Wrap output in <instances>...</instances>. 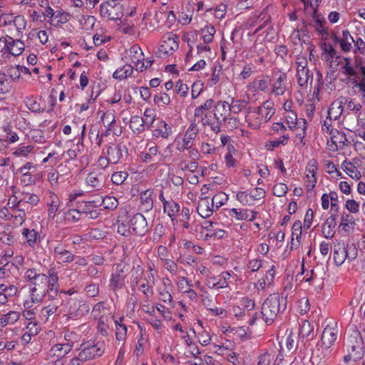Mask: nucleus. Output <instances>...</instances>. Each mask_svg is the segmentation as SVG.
Masks as SVG:
<instances>
[{
    "mask_svg": "<svg viewBox=\"0 0 365 365\" xmlns=\"http://www.w3.org/2000/svg\"><path fill=\"white\" fill-rule=\"evenodd\" d=\"M273 358L274 356L272 354L269 352H264L258 356L257 363L256 365H270Z\"/></svg>",
    "mask_w": 365,
    "mask_h": 365,
    "instance_id": "64",
    "label": "nucleus"
},
{
    "mask_svg": "<svg viewBox=\"0 0 365 365\" xmlns=\"http://www.w3.org/2000/svg\"><path fill=\"white\" fill-rule=\"evenodd\" d=\"M247 105V101L245 100L232 98L230 110L236 114L240 113Z\"/></svg>",
    "mask_w": 365,
    "mask_h": 365,
    "instance_id": "51",
    "label": "nucleus"
},
{
    "mask_svg": "<svg viewBox=\"0 0 365 365\" xmlns=\"http://www.w3.org/2000/svg\"><path fill=\"white\" fill-rule=\"evenodd\" d=\"M201 117V122L203 125L210 126L211 130L217 133L220 131V116L217 113L211 112L205 113Z\"/></svg>",
    "mask_w": 365,
    "mask_h": 365,
    "instance_id": "18",
    "label": "nucleus"
},
{
    "mask_svg": "<svg viewBox=\"0 0 365 365\" xmlns=\"http://www.w3.org/2000/svg\"><path fill=\"white\" fill-rule=\"evenodd\" d=\"M197 133L198 128L197 124L192 123L185 133L183 138L175 140L176 150L182 153L186 150L191 149Z\"/></svg>",
    "mask_w": 365,
    "mask_h": 365,
    "instance_id": "4",
    "label": "nucleus"
},
{
    "mask_svg": "<svg viewBox=\"0 0 365 365\" xmlns=\"http://www.w3.org/2000/svg\"><path fill=\"white\" fill-rule=\"evenodd\" d=\"M216 113L220 116V119L222 118L223 120L226 118V116L230 112V103L227 101H218L215 106Z\"/></svg>",
    "mask_w": 365,
    "mask_h": 365,
    "instance_id": "46",
    "label": "nucleus"
},
{
    "mask_svg": "<svg viewBox=\"0 0 365 365\" xmlns=\"http://www.w3.org/2000/svg\"><path fill=\"white\" fill-rule=\"evenodd\" d=\"M144 270L140 265L135 267L132 271L130 277V287L132 290L135 289V287L139 282V279L142 277Z\"/></svg>",
    "mask_w": 365,
    "mask_h": 365,
    "instance_id": "44",
    "label": "nucleus"
},
{
    "mask_svg": "<svg viewBox=\"0 0 365 365\" xmlns=\"http://www.w3.org/2000/svg\"><path fill=\"white\" fill-rule=\"evenodd\" d=\"M22 235L26 239L27 244L32 247L35 246L38 240L40 239L39 234L34 229H23Z\"/></svg>",
    "mask_w": 365,
    "mask_h": 365,
    "instance_id": "37",
    "label": "nucleus"
},
{
    "mask_svg": "<svg viewBox=\"0 0 365 365\" xmlns=\"http://www.w3.org/2000/svg\"><path fill=\"white\" fill-rule=\"evenodd\" d=\"M271 84V78L267 76L262 79L256 80L252 82V86L255 91L267 92Z\"/></svg>",
    "mask_w": 365,
    "mask_h": 365,
    "instance_id": "45",
    "label": "nucleus"
},
{
    "mask_svg": "<svg viewBox=\"0 0 365 365\" xmlns=\"http://www.w3.org/2000/svg\"><path fill=\"white\" fill-rule=\"evenodd\" d=\"M284 118L289 128L292 130L300 128L301 133H298L299 138L302 139L305 135L306 120L303 118L298 119L296 113L293 110H287L284 113Z\"/></svg>",
    "mask_w": 365,
    "mask_h": 365,
    "instance_id": "10",
    "label": "nucleus"
},
{
    "mask_svg": "<svg viewBox=\"0 0 365 365\" xmlns=\"http://www.w3.org/2000/svg\"><path fill=\"white\" fill-rule=\"evenodd\" d=\"M128 223L133 233L143 235L148 231V222L145 217L140 212L134 214L129 219Z\"/></svg>",
    "mask_w": 365,
    "mask_h": 365,
    "instance_id": "9",
    "label": "nucleus"
},
{
    "mask_svg": "<svg viewBox=\"0 0 365 365\" xmlns=\"http://www.w3.org/2000/svg\"><path fill=\"white\" fill-rule=\"evenodd\" d=\"M73 345L69 343L58 344L51 347L49 355L57 358H64L72 349Z\"/></svg>",
    "mask_w": 365,
    "mask_h": 365,
    "instance_id": "26",
    "label": "nucleus"
},
{
    "mask_svg": "<svg viewBox=\"0 0 365 365\" xmlns=\"http://www.w3.org/2000/svg\"><path fill=\"white\" fill-rule=\"evenodd\" d=\"M96 19L93 16H82L79 20L82 28L85 30H91L93 28Z\"/></svg>",
    "mask_w": 365,
    "mask_h": 365,
    "instance_id": "55",
    "label": "nucleus"
},
{
    "mask_svg": "<svg viewBox=\"0 0 365 365\" xmlns=\"http://www.w3.org/2000/svg\"><path fill=\"white\" fill-rule=\"evenodd\" d=\"M214 101L211 98L207 99L203 104L197 107L194 115L195 117L203 116L205 113L210 112V110L213 107Z\"/></svg>",
    "mask_w": 365,
    "mask_h": 365,
    "instance_id": "47",
    "label": "nucleus"
},
{
    "mask_svg": "<svg viewBox=\"0 0 365 365\" xmlns=\"http://www.w3.org/2000/svg\"><path fill=\"white\" fill-rule=\"evenodd\" d=\"M215 208L212 202L210 203L209 198L205 197L200 201L197 206V212L202 217L207 218L212 215Z\"/></svg>",
    "mask_w": 365,
    "mask_h": 365,
    "instance_id": "28",
    "label": "nucleus"
},
{
    "mask_svg": "<svg viewBox=\"0 0 365 365\" xmlns=\"http://www.w3.org/2000/svg\"><path fill=\"white\" fill-rule=\"evenodd\" d=\"M343 105H346L347 108L349 110L358 113L361 109L362 106L359 103L356 102L351 98L344 97Z\"/></svg>",
    "mask_w": 365,
    "mask_h": 365,
    "instance_id": "62",
    "label": "nucleus"
},
{
    "mask_svg": "<svg viewBox=\"0 0 365 365\" xmlns=\"http://www.w3.org/2000/svg\"><path fill=\"white\" fill-rule=\"evenodd\" d=\"M287 76L284 73H280L272 85L271 93L276 96H282L287 89Z\"/></svg>",
    "mask_w": 365,
    "mask_h": 365,
    "instance_id": "19",
    "label": "nucleus"
},
{
    "mask_svg": "<svg viewBox=\"0 0 365 365\" xmlns=\"http://www.w3.org/2000/svg\"><path fill=\"white\" fill-rule=\"evenodd\" d=\"M343 100L344 97H340L331 104L328 110V116L330 120H337L342 114L344 110Z\"/></svg>",
    "mask_w": 365,
    "mask_h": 365,
    "instance_id": "24",
    "label": "nucleus"
},
{
    "mask_svg": "<svg viewBox=\"0 0 365 365\" xmlns=\"http://www.w3.org/2000/svg\"><path fill=\"white\" fill-rule=\"evenodd\" d=\"M86 181L88 185L93 188H97L98 190L101 187H103L104 185V179L103 175L96 172L90 173L88 175Z\"/></svg>",
    "mask_w": 365,
    "mask_h": 365,
    "instance_id": "32",
    "label": "nucleus"
},
{
    "mask_svg": "<svg viewBox=\"0 0 365 365\" xmlns=\"http://www.w3.org/2000/svg\"><path fill=\"white\" fill-rule=\"evenodd\" d=\"M59 207V200L56 195L51 196V202L49 203V209L48 210V215L50 218H54L56 213Z\"/></svg>",
    "mask_w": 365,
    "mask_h": 365,
    "instance_id": "58",
    "label": "nucleus"
},
{
    "mask_svg": "<svg viewBox=\"0 0 365 365\" xmlns=\"http://www.w3.org/2000/svg\"><path fill=\"white\" fill-rule=\"evenodd\" d=\"M176 38L177 36L172 34H168L163 36L161 44L158 51L159 57L165 58L169 56L178 48V43Z\"/></svg>",
    "mask_w": 365,
    "mask_h": 365,
    "instance_id": "5",
    "label": "nucleus"
},
{
    "mask_svg": "<svg viewBox=\"0 0 365 365\" xmlns=\"http://www.w3.org/2000/svg\"><path fill=\"white\" fill-rule=\"evenodd\" d=\"M275 113L274 102L271 100L266 101L261 106L257 108L255 116L250 114L246 117V121L250 128L252 129H258L262 123L268 122Z\"/></svg>",
    "mask_w": 365,
    "mask_h": 365,
    "instance_id": "2",
    "label": "nucleus"
},
{
    "mask_svg": "<svg viewBox=\"0 0 365 365\" xmlns=\"http://www.w3.org/2000/svg\"><path fill=\"white\" fill-rule=\"evenodd\" d=\"M46 291L43 289L29 287V298L33 303H38L41 302L43 297H46Z\"/></svg>",
    "mask_w": 365,
    "mask_h": 365,
    "instance_id": "42",
    "label": "nucleus"
},
{
    "mask_svg": "<svg viewBox=\"0 0 365 365\" xmlns=\"http://www.w3.org/2000/svg\"><path fill=\"white\" fill-rule=\"evenodd\" d=\"M20 318V312L16 311H10L4 314L0 319V326L5 327L9 324H15Z\"/></svg>",
    "mask_w": 365,
    "mask_h": 365,
    "instance_id": "38",
    "label": "nucleus"
},
{
    "mask_svg": "<svg viewBox=\"0 0 365 365\" xmlns=\"http://www.w3.org/2000/svg\"><path fill=\"white\" fill-rule=\"evenodd\" d=\"M103 154L107 155L110 163L116 164L123 157V150L120 146L114 143H110L106 146Z\"/></svg>",
    "mask_w": 365,
    "mask_h": 365,
    "instance_id": "16",
    "label": "nucleus"
},
{
    "mask_svg": "<svg viewBox=\"0 0 365 365\" xmlns=\"http://www.w3.org/2000/svg\"><path fill=\"white\" fill-rule=\"evenodd\" d=\"M283 299L278 294H270L262 305V319L267 324H271L281 311L286 309V304H282Z\"/></svg>",
    "mask_w": 365,
    "mask_h": 365,
    "instance_id": "1",
    "label": "nucleus"
},
{
    "mask_svg": "<svg viewBox=\"0 0 365 365\" xmlns=\"http://www.w3.org/2000/svg\"><path fill=\"white\" fill-rule=\"evenodd\" d=\"M24 262V257L22 255H16L11 263L7 262L1 268H0V276L5 275L6 271L11 270V268L19 269L22 267Z\"/></svg>",
    "mask_w": 365,
    "mask_h": 365,
    "instance_id": "36",
    "label": "nucleus"
},
{
    "mask_svg": "<svg viewBox=\"0 0 365 365\" xmlns=\"http://www.w3.org/2000/svg\"><path fill=\"white\" fill-rule=\"evenodd\" d=\"M153 191L147 190L140 194V208L143 212H148L152 210L153 206V200L152 198Z\"/></svg>",
    "mask_w": 365,
    "mask_h": 365,
    "instance_id": "29",
    "label": "nucleus"
},
{
    "mask_svg": "<svg viewBox=\"0 0 365 365\" xmlns=\"http://www.w3.org/2000/svg\"><path fill=\"white\" fill-rule=\"evenodd\" d=\"M201 32L202 34L203 41L205 43H209L212 41V38L215 34V29L214 26H205L201 29Z\"/></svg>",
    "mask_w": 365,
    "mask_h": 365,
    "instance_id": "53",
    "label": "nucleus"
},
{
    "mask_svg": "<svg viewBox=\"0 0 365 365\" xmlns=\"http://www.w3.org/2000/svg\"><path fill=\"white\" fill-rule=\"evenodd\" d=\"M337 217V214L334 213L330 217H329L322 227V232L324 237L327 239H331L334 235V227L336 225V220Z\"/></svg>",
    "mask_w": 365,
    "mask_h": 365,
    "instance_id": "27",
    "label": "nucleus"
},
{
    "mask_svg": "<svg viewBox=\"0 0 365 365\" xmlns=\"http://www.w3.org/2000/svg\"><path fill=\"white\" fill-rule=\"evenodd\" d=\"M46 274L38 273V276L31 283L30 287L36 288L41 287L43 290L48 291L46 288Z\"/></svg>",
    "mask_w": 365,
    "mask_h": 365,
    "instance_id": "57",
    "label": "nucleus"
},
{
    "mask_svg": "<svg viewBox=\"0 0 365 365\" xmlns=\"http://www.w3.org/2000/svg\"><path fill=\"white\" fill-rule=\"evenodd\" d=\"M342 61H344V63L341 66L343 73L348 77L355 76L356 75V72L351 64V59L349 58H342Z\"/></svg>",
    "mask_w": 365,
    "mask_h": 365,
    "instance_id": "56",
    "label": "nucleus"
},
{
    "mask_svg": "<svg viewBox=\"0 0 365 365\" xmlns=\"http://www.w3.org/2000/svg\"><path fill=\"white\" fill-rule=\"evenodd\" d=\"M333 257L336 266H340L345 262L348 257V253L344 245L340 243L334 245Z\"/></svg>",
    "mask_w": 365,
    "mask_h": 365,
    "instance_id": "25",
    "label": "nucleus"
},
{
    "mask_svg": "<svg viewBox=\"0 0 365 365\" xmlns=\"http://www.w3.org/2000/svg\"><path fill=\"white\" fill-rule=\"evenodd\" d=\"M341 168L352 178H358L359 173L357 169L351 163L344 160L341 164Z\"/></svg>",
    "mask_w": 365,
    "mask_h": 365,
    "instance_id": "60",
    "label": "nucleus"
},
{
    "mask_svg": "<svg viewBox=\"0 0 365 365\" xmlns=\"http://www.w3.org/2000/svg\"><path fill=\"white\" fill-rule=\"evenodd\" d=\"M18 292V288L14 284H0V304H6Z\"/></svg>",
    "mask_w": 365,
    "mask_h": 365,
    "instance_id": "20",
    "label": "nucleus"
},
{
    "mask_svg": "<svg viewBox=\"0 0 365 365\" xmlns=\"http://www.w3.org/2000/svg\"><path fill=\"white\" fill-rule=\"evenodd\" d=\"M21 198L16 203V207H19L21 202H25L31 205H37L39 202V197L35 194L22 193Z\"/></svg>",
    "mask_w": 365,
    "mask_h": 365,
    "instance_id": "59",
    "label": "nucleus"
},
{
    "mask_svg": "<svg viewBox=\"0 0 365 365\" xmlns=\"http://www.w3.org/2000/svg\"><path fill=\"white\" fill-rule=\"evenodd\" d=\"M123 6L118 4L111 2L103 3L100 6V14L103 17H108L110 20L120 19L123 16Z\"/></svg>",
    "mask_w": 365,
    "mask_h": 365,
    "instance_id": "8",
    "label": "nucleus"
},
{
    "mask_svg": "<svg viewBox=\"0 0 365 365\" xmlns=\"http://www.w3.org/2000/svg\"><path fill=\"white\" fill-rule=\"evenodd\" d=\"M26 105L27 108L32 112H41L43 110L40 103H38L36 100L32 97L26 98Z\"/></svg>",
    "mask_w": 365,
    "mask_h": 365,
    "instance_id": "63",
    "label": "nucleus"
},
{
    "mask_svg": "<svg viewBox=\"0 0 365 365\" xmlns=\"http://www.w3.org/2000/svg\"><path fill=\"white\" fill-rule=\"evenodd\" d=\"M228 200V196L222 192H220L217 193L211 200V202L212 206L217 210L219 207L225 205Z\"/></svg>",
    "mask_w": 365,
    "mask_h": 365,
    "instance_id": "52",
    "label": "nucleus"
},
{
    "mask_svg": "<svg viewBox=\"0 0 365 365\" xmlns=\"http://www.w3.org/2000/svg\"><path fill=\"white\" fill-rule=\"evenodd\" d=\"M171 133V128L163 120L159 121L157 128L153 131V136L157 138H168Z\"/></svg>",
    "mask_w": 365,
    "mask_h": 365,
    "instance_id": "31",
    "label": "nucleus"
},
{
    "mask_svg": "<svg viewBox=\"0 0 365 365\" xmlns=\"http://www.w3.org/2000/svg\"><path fill=\"white\" fill-rule=\"evenodd\" d=\"M58 277L54 268L49 269L46 275V288L49 289H58Z\"/></svg>",
    "mask_w": 365,
    "mask_h": 365,
    "instance_id": "40",
    "label": "nucleus"
},
{
    "mask_svg": "<svg viewBox=\"0 0 365 365\" xmlns=\"http://www.w3.org/2000/svg\"><path fill=\"white\" fill-rule=\"evenodd\" d=\"M351 350L354 359H360L364 353V342L362 338L359 337V332L356 331L349 339Z\"/></svg>",
    "mask_w": 365,
    "mask_h": 365,
    "instance_id": "13",
    "label": "nucleus"
},
{
    "mask_svg": "<svg viewBox=\"0 0 365 365\" xmlns=\"http://www.w3.org/2000/svg\"><path fill=\"white\" fill-rule=\"evenodd\" d=\"M8 46L6 48V53L14 56H19L22 53L25 48V45L21 40H14L12 37L7 36Z\"/></svg>",
    "mask_w": 365,
    "mask_h": 365,
    "instance_id": "22",
    "label": "nucleus"
},
{
    "mask_svg": "<svg viewBox=\"0 0 365 365\" xmlns=\"http://www.w3.org/2000/svg\"><path fill=\"white\" fill-rule=\"evenodd\" d=\"M163 206L164 212L167 213L170 217L175 216L180 211V205L173 200L165 202Z\"/></svg>",
    "mask_w": 365,
    "mask_h": 365,
    "instance_id": "49",
    "label": "nucleus"
},
{
    "mask_svg": "<svg viewBox=\"0 0 365 365\" xmlns=\"http://www.w3.org/2000/svg\"><path fill=\"white\" fill-rule=\"evenodd\" d=\"M125 276L122 268L117 267L115 272L112 273L109 287L113 291L120 289L124 286Z\"/></svg>",
    "mask_w": 365,
    "mask_h": 365,
    "instance_id": "23",
    "label": "nucleus"
},
{
    "mask_svg": "<svg viewBox=\"0 0 365 365\" xmlns=\"http://www.w3.org/2000/svg\"><path fill=\"white\" fill-rule=\"evenodd\" d=\"M354 42V38L351 36L349 31H344L342 34V38L339 41L340 46L341 49L348 52L352 48L351 43Z\"/></svg>",
    "mask_w": 365,
    "mask_h": 365,
    "instance_id": "41",
    "label": "nucleus"
},
{
    "mask_svg": "<svg viewBox=\"0 0 365 365\" xmlns=\"http://www.w3.org/2000/svg\"><path fill=\"white\" fill-rule=\"evenodd\" d=\"M229 214L237 220H245L249 218V210L247 209L232 208L230 210Z\"/></svg>",
    "mask_w": 365,
    "mask_h": 365,
    "instance_id": "54",
    "label": "nucleus"
},
{
    "mask_svg": "<svg viewBox=\"0 0 365 365\" xmlns=\"http://www.w3.org/2000/svg\"><path fill=\"white\" fill-rule=\"evenodd\" d=\"M317 167L314 163H309L306 168L307 187L308 190H312L317 183L315 173Z\"/></svg>",
    "mask_w": 365,
    "mask_h": 365,
    "instance_id": "30",
    "label": "nucleus"
},
{
    "mask_svg": "<svg viewBox=\"0 0 365 365\" xmlns=\"http://www.w3.org/2000/svg\"><path fill=\"white\" fill-rule=\"evenodd\" d=\"M133 68L131 65L126 64L117 69L113 74V77L116 79L123 80L131 76Z\"/></svg>",
    "mask_w": 365,
    "mask_h": 365,
    "instance_id": "43",
    "label": "nucleus"
},
{
    "mask_svg": "<svg viewBox=\"0 0 365 365\" xmlns=\"http://www.w3.org/2000/svg\"><path fill=\"white\" fill-rule=\"evenodd\" d=\"M350 225H351V228H353L354 225H355V222L353 217L349 214L343 215L341 217L340 226L342 227L344 230L349 231Z\"/></svg>",
    "mask_w": 365,
    "mask_h": 365,
    "instance_id": "61",
    "label": "nucleus"
},
{
    "mask_svg": "<svg viewBox=\"0 0 365 365\" xmlns=\"http://www.w3.org/2000/svg\"><path fill=\"white\" fill-rule=\"evenodd\" d=\"M101 205H103L105 209L114 210L118 205L117 199L112 196H106L103 197V200L98 201H88L86 202V207H97Z\"/></svg>",
    "mask_w": 365,
    "mask_h": 365,
    "instance_id": "21",
    "label": "nucleus"
},
{
    "mask_svg": "<svg viewBox=\"0 0 365 365\" xmlns=\"http://www.w3.org/2000/svg\"><path fill=\"white\" fill-rule=\"evenodd\" d=\"M11 88V80L0 71V95L7 93Z\"/></svg>",
    "mask_w": 365,
    "mask_h": 365,
    "instance_id": "48",
    "label": "nucleus"
},
{
    "mask_svg": "<svg viewBox=\"0 0 365 365\" xmlns=\"http://www.w3.org/2000/svg\"><path fill=\"white\" fill-rule=\"evenodd\" d=\"M123 318H114V322L115 324V338L118 341H125L127 336V327L123 322Z\"/></svg>",
    "mask_w": 365,
    "mask_h": 365,
    "instance_id": "33",
    "label": "nucleus"
},
{
    "mask_svg": "<svg viewBox=\"0 0 365 365\" xmlns=\"http://www.w3.org/2000/svg\"><path fill=\"white\" fill-rule=\"evenodd\" d=\"M61 305L60 302L56 301L55 303L42 307L38 312L39 319L46 322L51 317L60 314L58 309Z\"/></svg>",
    "mask_w": 365,
    "mask_h": 365,
    "instance_id": "14",
    "label": "nucleus"
},
{
    "mask_svg": "<svg viewBox=\"0 0 365 365\" xmlns=\"http://www.w3.org/2000/svg\"><path fill=\"white\" fill-rule=\"evenodd\" d=\"M86 124H83V126L81 127V138H80L79 142L76 145L77 148L76 149L71 148V149H69L66 152L67 156L71 160L76 159L78 155V153L80 151L79 143H81V145L83 144V138H84L85 134H86Z\"/></svg>",
    "mask_w": 365,
    "mask_h": 365,
    "instance_id": "50",
    "label": "nucleus"
},
{
    "mask_svg": "<svg viewBox=\"0 0 365 365\" xmlns=\"http://www.w3.org/2000/svg\"><path fill=\"white\" fill-rule=\"evenodd\" d=\"M297 76L298 83L301 87H307L308 83L311 85L312 83L313 73L309 68L298 71L297 72Z\"/></svg>",
    "mask_w": 365,
    "mask_h": 365,
    "instance_id": "34",
    "label": "nucleus"
},
{
    "mask_svg": "<svg viewBox=\"0 0 365 365\" xmlns=\"http://www.w3.org/2000/svg\"><path fill=\"white\" fill-rule=\"evenodd\" d=\"M53 255L59 263H70L75 259L74 255L61 244L54 247Z\"/></svg>",
    "mask_w": 365,
    "mask_h": 365,
    "instance_id": "15",
    "label": "nucleus"
},
{
    "mask_svg": "<svg viewBox=\"0 0 365 365\" xmlns=\"http://www.w3.org/2000/svg\"><path fill=\"white\" fill-rule=\"evenodd\" d=\"M82 347L78 356L72 360V365H81V361L101 356L105 351V344L103 341H88Z\"/></svg>",
    "mask_w": 365,
    "mask_h": 365,
    "instance_id": "3",
    "label": "nucleus"
},
{
    "mask_svg": "<svg viewBox=\"0 0 365 365\" xmlns=\"http://www.w3.org/2000/svg\"><path fill=\"white\" fill-rule=\"evenodd\" d=\"M265 197V191L261 187H255L250 192L242 191L237 194V200L244 206H252L255 201Z\"/></svg>",
    "mask_w": 365,
    "mask_h": 365,
    "instance_id": "6",
    "label": "nucleus"
},
{
    "mask_svg": "<svg viewBox=\"0 0 365 365\" xmlns=\"http://www.w3.org/2000/svg\"><path fill=\"white\" fill-rule=\"evenodd\" d=\"M126 61L133 63L136 67L138 64L142 63L144 60L143 53L140 47L135 44L132 46L128 51H126V55L125 56Z\"/></svg>",
    "mask_w": 365,
    "mask_h": 365,
    "instance_id": "17",
    "label": "nucleus"
},
{
    "mask_svg": "<svg viewBox=\"0 0 365 365\" xmlns=\"http://www.w3.org/2000/svg\"><path fill=\"white\" fill-rule=\"evenodd\" d=\"M90 311V307L88 304L82 302L77 299H71L68 302V318H78L88 314Z\"/></svg>",
    "mask_w": 365,
    "mask_h": 365,
    "instance_id": "7",
    "label": "nucleus"
},
{
    "mask_svg": "<svg viewBox=\"0 0 365 365\" xmlns=\"http://www.w3.org/2000/svg\"><path fill=\"white\" fill-rule=\"evenodd\" d=\"M337 335L338 331L336 328L327 326L322 332L321 341L317 344V346H321L327 351L336 340Z\"/></svg>",
    "mask_w": 365,
    "mask_h": 365,
    "instance_id": "11",
    "label": "nucleus"
},
{
    "mask_svg": "<svg viewBox=\"0 0 365 365\" xmlns=\"http://www.w3.org/2000/svg\"><path fill=\"white\" fill-rule=\"evenodd\" d=\"M146 124L142 117L134 115L130 118V128L134 133H141L145 130Z\"/></svg>",
    "mask_w": 365,
    "mask_h": 365,
    "instance_id": "39",
    "label": "nucleus"
},
{
    "mask_svg": "<svg viewBox=\"0 0 365 365\" xmlns=\"http://www.w3.org/2000/svg\"><path fill=\"white\" fill-rule=\"evenodd\" d=\"M348 139L344 133L340 132L337 130L331 131L330 140L327 141V145L331 151H336L339 149H342L347 145Z\"/></svg>",
    "mask_w": 365,
    "mask_h": 365,
    "instance_id": "12",
    "label": "nucleus"
},
{
    "mask_svg": "<svg viewBox=\"0 0 365 365\" xmlns=\"http://www.w3.org/2000/svg\"><path fill=\"white\" fill-rule=\"evenodd\" d=\"M299 336L302 338L312 339L314 336V327L307 320H303L299 324Z\"/></svg>",
    "mask_w": 365,
    "mask_h": 365,
    "instance_id": "35",
    "label": "nucleus"
}]
</instances>
